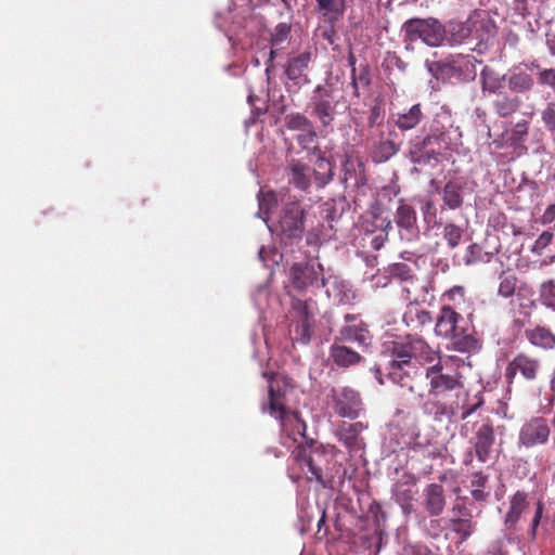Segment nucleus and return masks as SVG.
Instances as JSON below:
<instances>
[{
  "label": "nucleus",
  "mask_w": 555,
  "mask_h": 555,
  "mask_svg": "<svg viewBox=\"0 0 555 555\" xmlns=\"http://www.w3.org/2000/svg\"><path fill=\"white\" fill-rule=\"evenodd\" d=\"M450 147V138L440 127L431 128L430 132L415 145L414 155H417L418 162L426 164L430 160L438 162L443 152Z\"/></svg>",
  "instance_id": "nucleus-10"
},
{
  "label": "nucleus",
  "mask_w": 555,
  "mask_h": 555,
  "mask_svg": "<svg viewBox=\"0 0 555 555\" xmlns=\"http://www.w3.org/2000/svg\"><path fill=\"white\" fill-rule=\"evenodd\" d=\"M551 427L552 448L555 450V410L551 421H548Z\"/></svg>",
  "instance_id": "nucleus-64"
},
{
  "label": "nucleus",
  "mask_w": 555,
  "mask_h": 555,
  "mask_svg": "<svg viewBox=\"0 0 555 555\" xmlns=\"http://www.w3.org/2000/svg\"><path fill=\"white\" fill-rule=\"evenodd\" d=\"M446 398L428 396L422 404V411L424 414L430 416L434 421L440 422L443 417H448L453 414L452 404H448L444 401Z\"/></svg>",
  "instance_id": "nucleus-24"
},
{
  "label": "nucleus",
  "mask_w": 555,
  "mask_h": 555,
  "mask_svg": "<svg viewBox=\"0 0 555 555\" xmlns=\"http://www.w3.org/2000/svg\"><path fill=\"white\" fill-rule=\"evenodd\" d=\"M285 122L289 130L297 131H302L313 126L311 120L300 113L288 114L285 117Z\"/></svg>",
  "instance_id": "nucleus-42"
},
{
  "label": "nucleus",
  "mask_w": 555,
  "mask_h": 555,
  "mask_svg": "<svg viewBox=\"0 0 555 555\" xmlns=\"http://www.w3.org/2000/svg\"><path fill=\"white\" fill-rule=\"evenodd\" d=\"M542 372V362L539 357L521 351L507 363L505 367V379L511 386L516 376L519 375L526 382H534Z\"/></svg>",
  "instance_id": "nucleus-8"
},
{
  "label": "nucleus",
  "mask_w": 555,
  "mask_h": 555,
  "mask_svg": "<svg viewBox=\"0 0 555 555\" xmlns=\"http://www.w3.org/2000/svg\"><path fill=\"white\" fill-rule=\"evenodd\" d=\"M399 151V145L389 139H380L373 147L372 158L375 163H385Z\"/></svg>",
  "instance_id": "nucleus-33"
},
{
  "label": "nucleus",
  "mask_w": 555,
  "mask_h": 555,
  "mask_svg": "<svg viewBox=\"0 0 555 555\" xmlns=\"http://www.w3.org/2000/svg\"><path fill=\"white\" fill-rule=\"evenodd\" d=\"M305 209L299 201L286 203L280 214L279 230L284 238L299 240L305 227Z\"/></svg>",
  "instance_id": "nucleus-12"
},
{
  "label": "nucleus",
  "mask_w": 555,
  "mask_h": 555,
  "mask_svg": "<svg viewBox=\"0 0 555 555\" xmlns=\"http://www.w3.org/2000/svg\"><path fill=\"white\" fill-rule=\"evenodd\" d=\"M291 25L287 23H280L275 26L272 34L271 44L276 49H282L283 44L289 40Z\"/></svg>",
  "instance_id": "nucleus-41"
},
{
  "label": "nucleus",
  "mask_w": 555,
  "mask_h": 555,
  "mask_svg": "<svg viewBox=\"0 0 555 555\" xmlns=\"http://www.w3.org/2000/svg\"><path fill=\"white\" fill-rule=\"evenodd\" d=\"M481 88L483 92L498 93L503 88L504 77H500L489 67H485L480 73Z\"/></svg>",
  "instance_id": "nucleus-34"
},
{
  "label": "nucleus",
  "mask_w": 555,
  "mask_h": 555,
  "mask_svg": "<svg viewBox=\"0 0 555 555\" xmlns=\"http://www.w3.org/2000/svg\"><path fill=\"white\" fill-rule=\"evenodd\" d=\"M371 83L370 73L367 66H363L360 68L359 74L357 72L354 74H351V86L353 89L354 96H360V86L361 87H369Z\"/></svg>",
  "instance_id": "nucleus-43"
},
{
  "label": "nucleus",
  "mask_w": 555,
  "mask_h": 555,
  "mask_svg": "<svg viewBox=\"0 0 555 555\" xmlns=\"http://www.w3.org/2000/svg\"><path fill=\"white\" fill-rule=\"evenodd\" d=\"M525 337L531 346L538 349L544 351L555 349V333L545 325H535L526 328Z\"/></svg>",
  "instance_id": "nucleus-19"
},
{
  "label": "nucleus",
  "mask_w": 555,
  "mask_h": 555,
  "mask_svg": "<svg viewBox=\"0 0 555 555\" xmlns=\"http://www.w3.org/2000/svg\"><path fill=\"white\" fill-rule=\"evenodd\" d=\"M388 273L391 278L398 279L401 282L414 284L415 275L413 269L403 262L392 263L388 267Z\"/></svg>",
  "instance_id": "nucleus-35"
},
{
  "label": "nucleus",
  "mask_w": 555,
  "mask_h": 555,
  "mask_svg": "<svg viewBox=\"0 0 555 555\" xmlns=\"http://www.w3.org/2000/svg\"><path fill=\"white\" fill-rule=\"evenodd\" d=\"M539 298L543 306L555 311V281L547 280L540 285Z\"/></svg>",
  "instance_id": "nucleus-38"
},
{
  "label": "nucleus",
  "mask_w": 555,
  "mask_h": 555,
  "mask_svg": "<svg viewBox=\"0 0 555 555\" xmlns=\"http://www.w3.org/2000/svg\"><path fill=\"white\" fill-rule=\"evenodd\" d=\"M318 188H324L333 180V164L325 157H318L314 168L311 169Z\"/></svg>",
  "instance_id": "nucleus-29"
},
{
  "label": "nucleus",
  "mask_w": 555,
  "mask_h": 555,
  "mask_svg": "<svg viewBox=\"0 0 555 555\" xmlns=\"http://www.w3.org/2000/svg\"><path fill=\"white\" fill-rule=\"evenodd\" d=\"M528 134V122L525 120L518 121L511 131L509 145L519 147L526 141Z\"/></svg>",
  "instance_id": "nucleus-40"
},
{
  "label": "nucleus",
  "mask_w": 555,
  "mask_h": 555,
  "mask_svg": "<svg viewBox=\"0 0 555 555\" xmlns=\"http://www.w3.org/2000/svg\"><path fill=\"white\" fill-rule=\"evenodd\" d=\"M467 190L468 181L465 178L456 177L450 179L441 191L444 206L451 210L461 208Z\"/></svg>",
  "instance_id": "nucleus-17"
},
{
  "label": "nucleus",
  "mask_w": 555,
  "mask_h": 555,
  "mask_svg": "<svg viewBox=\"0 0 555 555\" xmlns=\"http://www.w3.org/2000/svg\"><path fill=\"white\" fill-rule=\"evenodd\" d=\"M472 496L478 502H483L488 499L489 493L483 491V488H475L472 490Z\"/></svg>",
  "instance_id": "nucleus-61"
},
{
  "label": "nucleus",
  "mask_w": 555,
  "mask_h": 555,
  "mask_svg": "<svg viewBox=\"0 0 555 555\" xmlns=\"http://www.w3.org/2000/svg\"><path fill=\"white\" fill-rule=\"evenodd\" d=\"M500 284H499V295H501L504 298L512 297L516 289L518 284V279L515 274L508 273V272H502L499 276Z\"/></svg>",
  "instance_id": "nucleus-36"
},
{
  "label": "nucleus",
  "mask_w": 555,
  "mask_h": 555,
  "mask_svg": "<svg viewBox=\"0 0 555 555\" xmlns=\"http://www.w3.org/2000/svg\"><path fill=\"white\" fill-rule=\"evenodd\" d=\"M546 44L552 55H555V26L550 27L546 33Z\"/></svg>",
  "instance_id": "nucleus-57"
},
{
  "label": "nucleus",
  "mask_w": 555,
  "mask_h": 555,
  "mask_svg": "<svg viewBox=\"0 0 555 555\" xmlns=\"http://www.w3.org/2000/svg\"><path fill=\"white\" fill-rule=\"evenodd\" d=\"M308 245H319L321 243V234L318 229L309 230L306 236Z\"/></svg>",
  "instance_id": "nucleus-56"
},
{
  "label": "nucleus",
  "mask_w": 555,
  "mask_h": 555,
  "mask_svg": "<svg viewBox=\"0 0 555 555\" xmlns=\"http://www.w3.org/2000/svg\"><path fill=\"white\" fill-rule=\"evenodd\" d=\"M292 317L294 333L292 339L296 343L307 345L310 343L314 327V311L310 301L298 298L292 299Z\"/></svg>",
  "instance_id": "nucleus-6"
},
{
  "label": "nucleus",
  "mask_w": 555,
  "mask_h": 555,
  "mask_svg": "<svg viewBox=\"0 0 555 555\" xmlns=\"http://www.w3.org/2000/svg\"><path fill=\"white\" fill-rule=\"evenodd\" d=\"M333 409L341 417L356 420L363 410L362 399L358 391L350 387L332 389Z\"/></svg>",
  "instance_id": "nucleus-14"
},
{
  "label": "nucleus",
  "mask_w": 555,
  "mask_h": 555,
  "mask_svg": "<svg viewBox=\"0 0 555 555\" xmlns=\"http://www.w3.org/2000/svg\"><path fill=\"white\" fill-rule=\"evenodd\" d=\"M311 60L312 53L310 50H305L298 55L289 57L285 69L287 78L293 81H299L300 79L308 81L305 70L308 68Z\"/></svg>",
  "instance_id": "nucleus-21"
},
{
  "label": "nucleus",
  "mask_w": 555,
  "mask_h": 555,
  "mask_svg": "<svg viewBox=\"0 0 555 555\" xmlns=\"http://www.w3.org/2000/svg\"><path fill=\"white\" fill-rule=\"evenodd\" d=\"M404 321L406 324H411L416 321L420 326H424L431 322V315L429 311L420 308L418 306H412L404 313Z\"/></svg>",
  "instance_id": "nucleus-37"
},
{
  "label": "nucleus",
  "mask_w": 555,
  "mask_h": 555,
  "mask_svg": "<svg viewBox=\"0 0 555 555\" xmlns=\"http://www.w3.org/2000/svg\"><path fill=\"white\" fill-rule=\"evenodd\" d=\"M319 11L322 13L324 21L328 24H335L345 13V0H315Z\"/></svg>",
  "instance_id": "nucleus-27"
},
{
  "label": "nucleus",
  "mask_w": 555,
  "mask_h": 555,
  "mask_svg": "<svg viewBox=\"0 0 555 555\" xmlns=\"http://www.w3.org/2000/svg\"><path fill=\"white\" fill-rule=\"evenodd\" d=\"M425 377L428 380V396L446 398L449 392L455 391L456 396L464 390L461 376L459 374H448L443 372V365L440 359L437 363L426 367Z\"/></svg>",
  "instance_id": "nucleus-7"
},
{
  "label": "nucleus",
  "mask_w": 555,
  "mask_h": 555,
  "mask_svg": "<svg viewBox=\"0 0 555 555\" xmlns=\"http://www.w3.org/2000/svg\"><path fill=\"white\" fill-rule=\"evenodd\" d=\"M288 183L300 191H308L311 185V168L309 165L291 159L285 168Z\"/></svg>",
  "instance_id": "nucleus-18"
},
{
  "label": "nucleus",
  "mask_w": 555,
  "mask_h": 555,
  "mask_svg": "<svg viewBox=\"0 0 555 555\" xmlns=\"http://www.w3.org/2000/svg\"><path fill=\"white\" fill-rule=\"evenodd\" d=\"M356 167H359L361 172L364 171V165L359 158L352 159L351 157H347L343 164L344 180L346 182L353 178V175L356 173Z\"/></svg>",
  "instance_id": "nucleus-48"
},
{
  "label": "nucleus",
  "mask_w": 555,
  "mask_h": 555,
  "mask_svg": "<svg viewBox=\"0 0 555 555\" xmlns=\"http://www.w3.org/2000/svg\"><path fill=\"white\" fill-rule=\"evenodd\" d=\"M507 85L512 92L525 93L533 88L534 79L526 72L512 73L507 78Z\"/></svg>",
  "instance_id": "nucleus-31"
},
{
  "label": "nucleus",
  "mask_w": 555,
  "mask_h": 555,
  "mask_svg": "<svg viewBox=\"0 0 555 555\" xmlns=\"http://www.w3.org/2000/svg\"><path fill=\"white\" fill-rule=\"evenodd\" d=\"M334 340L339 343L356 341L359 345L367 346L370 343V335L365 324L357 325H345L343 326L338 335L335 336Z\"/></svg>",
  "instance_id": "nucleus-25"
},
{
  "label": "nucleus",
  "mask_w": 555,
  "mask_h": 555,
  "mask_svg": "<svg viewBox=\"0 0 555 555\" xmlns=\"http://www.w3.org/2000/svg\"><path fill=\"white\" fill-rule=\"evenodd\" d=\"M464 235V230L454 223H447L443 227V238L447 241L448 246L453 249L459 246Z\"/></svg>",
  "instance_id": "nucleus-39"
},
{
  "label": "nucleus",
  "mask_w": 555,
  "mask_h": 555,
  "mask_svg": "<svg viewBox=\"0 0 555 555\" xmlns=\"http://www.w3.org/2000/svg\"><path fill=\"white\" fill-rule=\"evenodd\" d=\"M452 530L461 535L462 541L467 540V538L473 532V521L469 518L456 517L451 519Z\"/></svg>",
  "instance_id": "nucleus-44"
},
{
  "label": "nucleus",
  "mask_w": 555,
  "mask_h": 555,
  "mask_svg": "<svg viewBox=\"0 0 555 555\" xmlns=\"http://www.w3.org/2000/svg\"><path fill=\"white\" fill-rule=\"evenodd\" d=\"M464 318L450 306H442L435 325L437 336L450 339L454 350L469 352L477 346V339L469 327L463 326Z\"/></svg>",
  "instance_id": "nucleus-2"
},
{
  "label": "nucleus",
  "mask_w": 555,
  "mask_h": 555,
  "mask_svg": "<svg viewBox=\"0 0 555 555\" xmlns=\"http://www.w3.org/2000/svg\"><path fill=\"white\" fill-rule=\"evenodd\" d=\"M449 300H454L456 296L464 298V288L462 286H454L443 294Z\"/></svg>",
  "instance_id": "nucleus-58"
},
{
  "label": "nucleus",
  "mask_w": 555,
  "mask_h": 555,
  "mask_svg": "<svg viewBox=\"0 0 555 555\" xmlns=\"http://www.w3.org/2000/svg\"><path fill=\"white\" fill-rule=\"evenodd\" d=\"M297 142L302 149H310L317 140V133L314 127L311 126L309 129L300 131L297 135Z\"/></svg>",
  "instance_id": "nucleus-49"
},
{
  "label": "nucleus",
  "mask_w": 555,
  "mask_h": 555,
  "mask_svg": "<svg viewBox=\"0 0 555 555\" xmlns=\"http://www.w3.org/2000/svg\"><path fill=\"white\" fill-rule=\"evenodd\" d=\"M330 358L339 367H350L362 362L363 357L356 350L347 347L339 340H334L330 347Z\"/></svg>",
  "instance_id": "nucleus-20"
},
{
  "label": "nucleus",
  "mask_w": 555,
  "mask_h": 555,
  "mask_svg": "<svg viewBox=\"0 0 555 555\" xmlns=\"http://www.w3.org/2000/svg\"><path fill=\"white\" fill-rule=\"evenodd\" d=\"M423 112L420 104L413 105L406 113L398 114L396 126L403 131L414 129L422 120Z\"/></svg>",
  "instance_id": "nucleus-32"
},
{
  "label": "nucleus",
  "mask_w": 555,
  "mask_h": 555,
  "mask_svg": "<svg viewBox=\"0 0 555 555\" xmlns=\"http://www.w3.org/2000/svg\"><path fill=\"white\" fill-rule=\"evenodd\" d=\"M552 240H553V233L550 231H544L535 240L534 245H533V250L534 251L543 250L545 247H547L551 244Z\"/></svg>",
  "instance_id": "nucleus-52"
},
{
  "label": "nucleus",
  "mask_w": 555,
  "mask_h": 555,
  "mask_svg": "<svg viewBox=\"0 0 555 555\" xmlns=\"http://www.w3.org/2000/svg\"><path fill=\"white\" fill-rule=\"evenodd\" d=\"M383 120V114H382V108L377 105L373 106L371 108V112H370V116H369V125L371 127L382 122Z\"/></svg>",
  "instance_id": "nucleus-54"
},
{
  "label": "nucleus",
  "mask_w": 555,
  "mask_h": 555,
  "mask_svg": "<svg viewBox=\"0 0 555 555\" xmlns=\"http://www.w3.org/2000/svg\"><path fill=\"white\" fill-rule=\"evenodd\" d=\"M498 249L488 251L482 248L479 244H472L466 248L464 263L466 266H473L478 263H488L492 260Z\"/></svg>",
  "instance_id": "nucleus-30"
},
{
  "label": "nucleus",
  "mask_w": 555,
  "mask_h": 555,
  "mask_svg": "<svg viewBox=\"0 0 555 555\" xmlns=\"http://www.w3.org/2000/svg\"><path fill=\"white\" fill-rule=\"evenodd\" d=\"M555 220V205H550L543 216H542V223L543 224H546V223H551Z\"/></svg>",
  "instance_id": "nucleus-59"
},
{
  "label": "nucleus",
  "mask_w": 555,
  "mask_h": 555,
  "mask_svg": "<svg viewBox=\"0 0 555 555\" xmlns=\"http://www.w3.org/2000/svg\"><path fill=\"white\" fill-rule=\"evenodd\" d=\"M289 274L293 286L298 291L325 286L321 263L296 262L292 266Z\"/></svg>",
  "instance_id": "nucleus-13"
},
{
  "label": "nucleus",
  "mask_w": 555,
  "mask_h": 555,
  "mask_svg": "<svg viewBox=\"0 0 555 555\" xmlns=\"http://www.w3.org/2000/svg\"><path fill=\"white\" fill-rule=\"evenodd\" d=\"M321 37L326 40L330 44H334L336 30L334 24H328V26L324 27L321 33Z\"/></svg>",
  "instance_id": "nucleus-55"
},
{
  "label": "nucleus",
  "mask_w": 555,
  "mask_h": 555,
  "mask_svg": "<svg viewBox=\"0 0 555 555\" xmlns=\"http://www.w3.org/2000/svg\"><path fill=\"white\" fill-rule=\"evenodd\" d=\"M259 202V210L263 214H269V211L276 206L278 199L274 192H263L260 191L257 195Z\"/></svg>",
  "instance_id": "nucleus-45"
},
{
  "label": "nucleus",
  "mask_w": 555,
  "mask_h": 555,
  "mask_svg": "<svg viewBox=\"0 0 555 555\" xmlns=\"http://www.w3.org/2000/svg\"><path fill=\"white\" fill-rule=\"evenodd\" d=\"M366 428L362 422L346 423L337 429L336 436L338 440L349 450H357L360 447V435Z\"/></svg>",
  "instance_id": "nucleus-22"
},
{
  "label": "nucleus",
  "mask_w": 555,
  "mask_h": 555,
  "mask_svg": "<svg viewBox=\"0 0 555 555\" xmlns=\"http://www.w3.org/2000/svg\"><path fill=\"white\" fill-rule=\"evenodd\" d=\"M268 395L269 413L279 420L282 435L294 442H297L298 438L306 439L307 425L298 412L286 408L285 393L275 389L273 383H270Z\"/></svg>",
  "instance_id": "nucleus-3"
},
{
  "label": "nucleus",
  "mask_w": 555,
  "mask_h": 555,
  "mask_svg": "<svg viewBox=\"0 0 555 555\" xmlns=\"http://www.w3.org/2000/svg\"><path fill=\"white\" fill-rule=\"evenodd\" d=\"M528 506V495L524 491L515 492L509 499V508L505 515V525L509 528L514 527L519 520L522 512Z\"/></svg>",
  "instance_id": "nucleus-26"
},
{
  "label": "nucleus",
  "mask_w": 555,
  "mask_h": 555,
  "mask_svg": "<svg viewBox=\"0 0 555 555\" xmlns=\"http://www.w3.org/2000/svg\"><path fill=\"white\" fill-rule=\"evenodd\" d=\"M488 481V477L478 473L475 475V478L472 480V487L474 488H485Z\"/></svg>",
  "instance_id": "nucleus-60"
},
{
  "label": "nucleus",
  "mask_w": 555,
  "mask_h": 555,
  "mask_svg": "<svg viewBox=\"0 0 555 555\" xmlns=\"http://www.w3.org/2000/svg\"><path fill=\"white\" fill-rule=\"evenodd\" d=\"M543 511H544L543 502L538 501L537 504H535L534 516H533L532 521H531V535L533 538L535 537L537 529H538V527L540 525V521H541V518H542V515H543Z\"/></svg>",
  "instance_id": "nucleus-53"
},
{
  "label": "nucleus",
  "mask_w": 555,
  "mask_h": 555,
  "mask_svg": "<svg viewBox=\"0 0 555 555\" xmlns=\"http://www.w3.org/2000/svg\"><path fill=\"white\" fill-rule=\"evenodd\" d=\"M541 119L544 124V127L551 133L555 132V104L550 103L541 112Z\"/></svg>",
  "instance_id": "nucleus-47"
},
{
  "label": "nucleus",
  "mask_w": 555,
  "mask_h": 555,
  "mask_svg": "<svg viewBox=\"0 0 555 555\" xmlns=\"http://www.w3.org/2000/svg\"><path fill=\"white\" fill-rule=\"evenodd\" d=\"M395 222L397 227L403 230L409 236H415L418 232L416 211L411 205L404 203L399 204Z\"/></svg>",
  "instance_id": "nucleus-23"
},
{
  "label": "nucleus",
  "mask_w": 555,
  "mask_h": 555,
  "mask_svg": "<svg viewBox=\"0 0 555 555\" xmlns=\"http://www.w3.org/2000/svg\"><path fill=\"white\" fill-rule=\"evenodd\" d=\"M476 398H477V401L475 403L463 404V406H462L463 412H462V416H461L462 420H466L467 417H469L473 413H475L483 404V398L480 393L478 396H476Z\"/></svg>",
  "instance_id": "nucleus-51"
},
{
  "label": "nucleus",
  "mask_w": 555,
  "mask_h": 555,
  "mask_svg": "<svg viewBox=\"0 0 555 555\" xmlns=\"http://www.w3.org/2000/svg\"><path fill=\"white\" fill-rule=\"evenodd\" d=\"M422 527L426 531V533L431 538H438L441 535L443 531V527L441 525V519L438 517H429V518H423L421 521Z\"/></svg>",
  "instance_id": "nucleus-46"
},
{
  "label": "nucleus",
  "mask_w": 555,
  "mask_h": 555,
  "mask_svg": "<svg viewBox=\"0 0 555 555\" xmlns=\"http://www.w3.org/2000/svg\"><path fill=\"white\" fill-rule=\"evenodd\" d=\"M538 82L541 86L552 88L555 93V68H544L538 74Z\"/></svg>",
  "instance_id": "nucleus-50"
},
{
  "label": "nucleus",
  "mask_w": 555,
  "mask_h": 555,
  "mask_svg": "<svg viewBox=\"0 0 555 555\" xmlns=\"http://www.w3.org/2000/svg\"><path fill=\"white\" fill-rule=\"evenodd\" d=\"M423 214L426 216L427 214H433L435 216V204L433 201H426L425 204L422 207Z\"/></svg>",
  "instance_id": "nucleus-63"
},
{
  "label": "nucleus",
  "mask_w": 555,
  "mask_h": 555,
  "mask_svg": "<svg viewBox=\"0 0 555 555\" xmlns=\"http://www.w3.org/2000/svg\"><path fill=\"white\" fill-rule=\"evenodd\" d=\"M340 101L331 86H317L308 103L312 117L318 119L325 130L333 131V122L339 114Z\"/></svg>",
  "instance_id": "nucleus-5"
},
{
  "label": "nucleus",
  "mask_w": 555,
  "mask_h": 555,
  "mask_svg": "<svg viewBox=\"0 0 555 555\" xmlns=\"http://www.w3.org/2000/svg\"><path fill=\"white\" fill-rule=\"evenodd\" d=\"M551 437V427L547 418L532 416L527 420L518 433V447L531 449L547 443Z\"/></svg>",
  "instance_id": "nucleus-11"
},
{
  "label": "nucleus",
  "mask_w": 555,
  "mask_h": 555,
  "mask_svg": "<svg viewBox=\"0 0 555 555\" xmlns=\"http://www.w3.org/2000/svg\"><path fill=\"white\" fill-rule=\"evenodd\" d=\"M387 351L392 358L387 366V376L393 383L410 392L415 391V385L420 382L422 372L416 364L433 363L439 353L434 350L425 339L420 336L406 335L391 341Z\"/></svg>",
  "instance_id": "nucleus-1"
},
{
  "label": "nucleus",
  "mask_w": 555,
  "mask_h": 555,
  "mask_svg": "<svg viewBox=\"0 0 555 555\" xmlns=\"http://www.w3.org/2000/svg\"><path fill=\"white\" fill-rule=\"evenodd\" d=\"M401 31L406 48L418 40L428 47H439L446 38L444 26L434 17L410 18L403 23Z\"/></svg>",
  "instance_id": "nucleus-4"
},
{
  "label": "nucleus",
  "mask_w": 555,
  "mask_h": 555,
  "mask_svg": "<svg viewBox=\"0 0 555 555\" xmlns=\"http://www.w3.org/2000/svg\"><path fill=\"white\" fill-rule=\"evenodd\" d=\"M452 511L457 513L460 516L470 517L469 509L464 504H454Z\"/></svg>",
  "instance_id": "nucleus-62"
},
{
  "label": "nucleus",
  "mask_w": 555,
  "mask_h": 555,
  "mask_svg": "<svg viewBox=\"0 0 555 555\" xmlns=\"http://www.w3.org/2000/svg\"><path fill=\"white\" fill-rule=\"evenodd\" d=\"M295 461L299 464L301 469L307 468L311 474L310 479L314 478L323 487L331 485L333 482L332 479L324 480L322 475L321 467L317 464L315 456H321L322 453L318 451H313L311 446L302 447L298 446L296 450L293 452Z\"/></svg>",
  "instance_id": "nucleus-16"
},
{
  "label": "nucleus",
  "mask_w": 555,
  "mask_h": 555,
  "mask_svg": "<svg viewBox=\"0 0 555 555\" xmlns=\"http://www.w3.org/2000/svg\"><path fill=\"white\" fill-rule=\"evenodd\" d=\"M422 506L428 517H439L446 509V491L440 483L427 485L422 494Z\"/></svg>",
  "instance_id": "nucleus-15"
},
{
  "label": "nucleus",
  "mask_w": 555,
  "mask_h": 555,
  "mask_svg": "<svg viewBox=\"0 0 555 555\" xmlns=\"http://www.w3.org/2000/svg\"><path fill=\"white\" fill-rule=\"evenodd\" d=\"M521 105L518 96L499 93L493 101V109L495 114L502 118H506L516 113Z\"/></svg>",
  "instance_id": "nucleus-28"
},
{
  "label": "nucleus",
  "mask_w": 555,
  "mask_h": 555,
  "mask_svg": "<svg viewBox=\"0 0 555 555\" xmlns=\"http://www.w3.org/2000/svg\"><path fill=\"white\" fill-rule=\"evenodd\" d=\"M495 441V433L491 420L487 418L485 422L476 426L475 434L470 439L472 450L466 453L464 463L470 465L474 455L480 463L489 461L492 447Z\"/></svg>",
  "instance_id": "nucleus-9"
}]
</instances>
